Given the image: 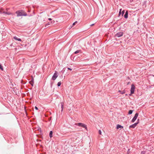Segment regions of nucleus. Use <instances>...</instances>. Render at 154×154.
I'll use <instances>...</instances> for the list:
<instances>
[{
    "label": "nucleus",
    "mask_w": 154,
    "mask_h": 154,
    "mask_svg": "<svg viewBox=\"0 0 154 154\" xmlns=\"http://www.w3.org/2000/svg\"><path fill=\"white\" fill-rule=\"evenodd\" d=\"M16 14H17V16L19 17L21 16H26L27 14L24 11H17L16 12Z\"/></svg>",
    "instance_id": "1"
},
{
    "label": "nucleus",
    "mask_w": 154,
    "mask_h": 154,
    "mask_svg": "<svg viewBox=\"0 0 154 154\" xmlns=\"http://www.w3.org/2000/svg\"><path fill=\"white\" fill-rule=\"evenodd\" d=\"M75 125L77 126H78L80 127H82L85 129L86 130H87V128L86 125L82 123H77L75 124Z\"/></svg>",
    "instance_id": "2"
},
{
    "label": "nucleus",
    "mask_w": 154,
    "mask_h": 154,
    "mask_svg": "<svg viewBox=\"0 0 154 154\" xmlns=\"http://www.w3.org/2000/svg\"><path fill=\"white\" fill-rule=\"evenodd\" d=\"M135 89V86L133 84H132L131 85V94H129L130 95H131L132 94L134 93Z\"/></svg>",
    "instance_id": "3"
},
{
    "label": "nucleus",
    "mask_w": 154,
    "mask_h": 154,
    "mask_svg": "<svg viewBox=\"0 0 154 154\" xmlns=\"http://www.w3.org/2000/svg\"><path fill=\"white\" fill-rule=\"evenodd\" d=\"M58 72L56 71H55V72L52 77V79L53 80H55L58 77Z\"/></svg>",
    "instance_id": "4"
},
{
    "label": "nucleus",
    "mask_w": 154,
    "mask_h": 154,
    "mask_svg": "<svg viewBox=\"0 0 154 154\" xmlns=\"http://www.w3.org/2000/svg\"><path fill=\"white\" fill-rule=\"evenodd\" d=\"M138 114L137 113L135 114L134 117H133V118L131 120V121L132 122H135V121L137 119V117L138 116Z\"/></svg>",
    "instance_id": "5"
},
{
    "label": "nucleus",
    "mask_w": 154,
    "mask_h": 154,
    "mask_svg": "<svg viewBox=\"0 0 154 154\" xmlns=\"http://www.w3.org/2000/svg\"><path fill=\"white\" fill-rule=\"evenodd\" d=\"M123 32H120L117 33L116 34L115 36L118 37H119L122 36L123 35Z\"/></svg>",
    "instance_id": "6"
},
{
    "label": "nucleus",
    "mask_w": 154,
    "mask_h": 154,
    "mask_svg": "<svg viewBox=\"0 0 154 154\" xmlns=\"http://www.w3.org/2000/svg\"><path fill=\"white\" fill-rule=\"evenodd\" d=\"M139 122H136L134 124L130 125L129 126V128H135L137 125L139 123Z\"/></svg>",
    "instance_id": "7"
},
{
    "label": "nucleus",
    "mask_w": 154,
    "mask_h": 154,
    "mask_svg": "<svg viewBox=\"0 0 154 154\" xmlns=\"http://www.w3.org/2000/svg\"><path fill=\"white\" fill-rule=\"evenodd\" d=\"M123 127L119 125H117L116 129H119V128H123Z\"/></svg>",
    "instance_id": "8"
},
{
    "label": "nucleus",
    "mask_w": 154,
    "mask_h": 154,
    "mask_svg": "<svg viewBox=\"0 0 154 154\" xmlns=\"http://www.w3.org/2000/svg\"><path fill=\"white\" fill-rule=\"evenodd\" d=\"M128 11H127L125 14L124 15V17L125 18H127L128 17Z\"/></svg>",
    "instance_id": "9"
},
{
    "label": "nucleus",
    "mask_w": 154,
    "mask_h": 154,
    "mask_svg": "<svg viewBox=\"0 0 154 154\" xmlns=\"http://www.w3.org/2000/svg\"><path fill=\"white\" fill-rule=\"evenodd\" d=\"M14 38L15 40H17L19 41H21V39H20V38H18L16 36L14 37Z\"/></svg>",
    "instance_id": "10"
},
{
    "label": "nucleus",
    "mask_w": 154,
    "mask_h": 154,
    "mask_svg": "<svg viewBox=\"0 0 154 154\" xmlns=\"http://www.w3.org/2000/svg\"><path fill=\"white\" fill-rule=\"evenodd\" d=\"M52 134H53V131H50V133H49V136L50 138H51L53 137Z\"/></svg>",
    "instance_id": "11"
},
{
    "label": "nucleus",
    "mask_w": 154,
    "mask_h": 154,
    "mask_svg": "<svg viewBox=\"0 0 154 154\" xmlns=\"http://www.w3.org/2000/svg\"><path fill=\"white\" fill-rule=\"evenodd\" d=\"M119 92H120V93L121 94H123L125 93V91L124 90L122 91L119 90Z\"/></svg>",
    "instance_id": "12"
},
{
    "label": "nucleus",
    "mask_w": 154,
    "mask_h": 154,
    "mask_svg": "<svg viewBox=\"0 0 154 154\" xmlns=\"http://www.w3.org/2000/svg\"><path fill=\"white\" fill-rule=\"evenodd\" d=\"M61 108H62V110L61 111L62 112L63 109V103H61Z\"/></svg>",
    "instance_id": "13"
},
{
    "label": "nucleus",
    "mask_w": 154,
    "mask_h": 154,
    "mask_svg": "<svg viewBox=\"0 0 154 154\" xmlns=\"http://www.w3.org/2000/svg\"><path fill=\"white\" fill-rule=\"evenodd\" d=\"M81 51L80 50H77V51H76L75 52V54H77V53H79Z\"/></svg>",
    "instance_id": "14"
},
{
    "label": "nucleus",
    "mask_w": 154,
    "mask_h": 154,
    "mask_svg": "<svg viewBox=\"0 0 154 154\" xmlns=\"http://www.w3.org/2000/svg\"><path fill=\"white\" fill-rule=\"evenodd\" d=\"M132 112H133V110H130L128 112V114L129 115L131 114L132 113Z\"/></svg>",
    "instance_id": "15"
},
{
    "label": "nucleus",
    "mask_w": 154,
    "mask_h": 154,
    "mask_svg": "<svg viewBox=\"0 0 154 154\" xmlns=\"http://www.w3.org/2000/svg\"><path fill=\"white\" fill-rule=\"evenodd\" d=\"M61 84V83L60 82H59L57 83V86L59 87L60 86Z\"/></svg>",
    "instance_id": "16"
},
{
    "label": "nucleus",
    "mask_w": 154,
    "mask_h": 154,
    "mask_svg": "<svg viewBox=\"0 0 154 154\" xmlns=\"http://www.w3.org/2000/svg\"><path fill=\"white\" fill-rule=\"evenodd\" d=\"M3 13H4L5 14H7L8 15H10V14H11V13H8V12H3Z\"/></svg>",
    "instance_id": "17"
},
{
    "label": "nucleus",
    "mask_w": 154,
    "mask_h": 154,
    "mask_svg": "<svg viewBox=\"0 0 154 154\" xmlns=\"http://www.w3.org/2000/svg\"><path fill=\"white\" fill-rule=\"evenodd\" d=\"M0 69H1L3 71V67L1 65H0Z\"/></svg>",
    "instance_id": "18"
},
{
    "label": "nucleus",
    "mask_w": 154,
    "mask_h": 154,
    "mask_svg": "<svg viewBox=\"0 0 154 154\" xmlns=\"http://www.w3.org/2000/svg\"><path fill=\"white\" fill-rule=\"evenodd\" d=\"M124 13H125V11L124 10L122 11V16H123V14H124Z\"/></svg>",
    "instance_id": "19"
},
{
    "label": "nucleus",
    "mask_w": 154,
    "mask_h": 154,
    "mask_svg": "<svg viewBox=\"0 0 154 154\" xmlns=\"http://www.w3.org/2000/svg\"><path fill=\"white\" fill-rule=\"evenodd\" d=\"M99 133L100 135H101L102 134V132L100 130H99Z\"/></svg>",
    "instance_id": "20"
},
{
    "label": "nucleus",
    "mask_w": 154,
    "mask_h": 154,
    "mask_svg": "<svg viewBox=\"0 0 154 154\" xmlns=\"http://www.w3.org/2000/svg\"><path fill=\"white\" fill-rule=\"evenodd\" d=\"M77 23V21H76V22H75L74 23H73L72 24V25L73 26L75 24V23Z\"/></svg>",
    "instance_id": "21"
},
{
    "label": "nucleus",
    "mask_w": 154,
    "mask_h": 154,
    "mask_svg": "<svg viewBox=\"0 0 154 154\" xmlns=\"http://www.w3.org/2000/svg\"><path fill=\"white\" fill-rule=\"evenodd\" d=\"M67 69L69 70H70V71H72V69H71V68H67Z\"/></svg>",
    "instance_id": "22"
},
{
    "label": "nucleus",
    "mask_w": 154,
    "mask_h": 154,
    "mask_svg": "<svg viewBox=\"0 0 154 154\" xmlns=\"http://www.w3.org/2000/svg\"><path fill=\"white\" fill-rule=\"evenodd\" d=\"M50 24L49 23H48L46 24L45 25V27H46L47 26L50 25Z\"/></svg>",
    "instance_id": "23"
},
{
    "label": "nucleus",
    "mask_w": 154,
    "mask_h": 154,
    "mask_svg": "<svg viewBox=\"0 0 154 154\" xmlns=\"http://www.w3.org/2000/svg\"><path fill=\"white\" fill-rule=\"evenodd\" d=\"M51 23H55V21L53 20L51 21Z\"/></svg>",
    "instance_id": "24"
},
{
    "label": "nucleus",
    "mask_w": 154,
    "mask_h": 154,
    "mask_svg": "<svg viewBox=\"0 0 154 154\" xmlns=\"http://www.w3.org/2000/svg\"><path fill=\"white\" fill-rule=\"evenodd\" d=\"M141 153L143 154H145V152L144 151H142L141 152Z\"/></svg>",
    "instance_id": "25"
},
{
    "label": "nucleus",
    "mask_w": 154,
    "mask_h": 154,
    "mask_svg": "<svg viewBox=\"0 0 154 154\" xmlns=\"http://www.w3.org/2000/svg\"><path fill=\"white\" fill-rule=\"evenodd\" d=\"M35 109L36 110H38V108L37 107H36V106H35Z\"/></svg>",
    "instance_id": "26"
},
{
    "label": "nucleus",
    "mask_w": 154,
    "mask_h": 154,
    "mask_svg": "<svg viewBox=\"0 0 154 154\" xmlns=\"http://www.w3.org/2000/svg\"><path fill=\"white\" fill-rule=\"evenodd\" d=\"M121 14V12H119V16H120Z\"/></svg>",
    "instance_id": "27"
},
{
    "label": "nucleus",
    "mask_w": 154,
    "mask_h": 154,
    "mask_svg": "<svg viewBox=\"0 0 154 154\" xmlns=\"http://www.w3.org/2000/svg\"><path fill=\"white\" fill-rule=\"evenodd\" d=\"M48 20H52V19H51V18H49L48 19Z\"/></svg>",
    "instance_id": "28"
},
{
    "label": "nucleus",
    "mask_w": 154,
    "mask_h": 154,
    "mask_svg": "<svg viewBox=\"0 0 154 154\" xmlns=\"http://www.w3.org/2000/svg\"><path fill=\"white\" fill-rule=\"evenodd\" d=\"M122 10V9H120V10H119V12H121Z\"/></svg>",
    "instance_id": "29"
},
{
    "label": "nucleus",
    "mask_w": 154,
    "mask_h": 154,
    "mask_svg": "<svg viewBox=\"0 0 154 154\" xmlns=\"http://www.w3.org/2000/svg\"><path fill=\"white\" fill-rule=\"evenodd\" d=\"M139 119H137V122H139Z\"/></svg>",
    "instance_id": "30"
},
{
    "label": "nucleus",
    "mask_w": 154,
    "mask_h": 154,
    "mask_svg": "<svg viewBox=\"0 0 154 154\" xmlns=\"http://www.w3.org/2000/svg\"><path fill=\"white\" fill-rule=\"evenodd\" d=\"M93 25H94V24H92L91 26H93Z\"/></svg>",
    "instance_id": "31"
}]
</instances>
